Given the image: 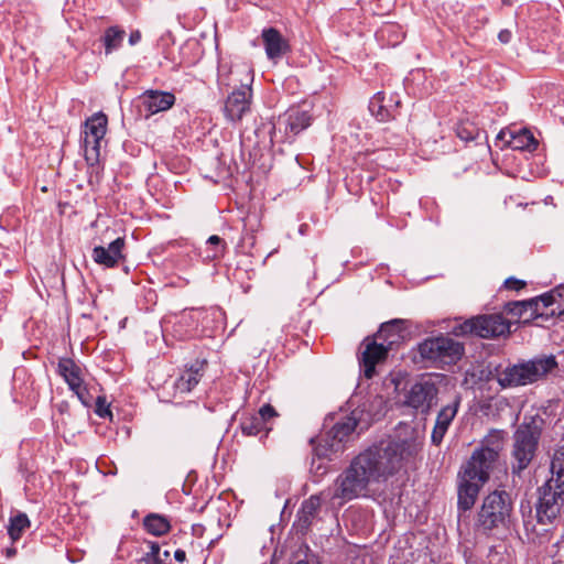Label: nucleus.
<instances>
[{"instance_id": "1", "label": "nucleus", "mask_w": 564, "mask_h": 564, "mask_svg": "<svg viewBox=\"0 0 564 564\" xmlns=\"http://www.w3.org/2000/svg\"><path fill=\"white\" fill-rule=\"evenodd\" d=\"M420 449L414 438L392 440L370 446L337 476L334 498L350 501L366 496L371 482L386 480L397 474Z\"/></svg>"}, {"instance_id": "2", "label": "nucleus", "mask_w": 564, "mask_h": 564, "mask_svg": "<svg viewBox=\"0 0 564 564\" xmlns=\"http://www.w3.org/2000/svg\"><path fill=\"white\" fill-rule=\"evenodd\" d=\"M361 414L362 411L358 408L349 414H327L321 432L310 440L314 456L318 459L332 460L333 456L343 453L354 437Z\"/></svg>"}, {"instance_id": "3", "label": "nucleus", "mask_w": 564, "mask_h": 564, "mask_svg": "<svg viewBox=\"0 0 564 564\" xmlns=\"http://www.w3.org/2000/svg\"><path fill=\"white\" fill-rule=\"evenodd\" d=\"M544 424V419L539 414L525 415L522 423L514 430L510 449L512 478L521 479L524 470L536 457Z\"/></svg>"}, {"instance_id": "4", "label": "nucleus", "mask_w": 564, "mask_h": 564, "mask_svg": "<svg viewBox=\"0 0 564 564\" xmlns=\"http://www.w3.org/2000/svg\"><path fill=\"white\" fill-rule=\"evenodd\" d=\"M513 516V500L505 489H495L481 500L475 519V529L489 535L498 529H509Z\"/></svg>"}, {"instance_id": "5", "label": "nucleus", "mask_w": 564, "mask_h": 564, "mask_svg": "<svg viewBox=\"0 0 564 564\" xmlns=\"http://www.w3.org/2000/svg\"><path fill=\"white\" fill-rule=\"evenodd\" d=\"M490 474L465 462L458 469L456 479L458 516L470 512L480 490L489 481Z\"/></svg>"}, {"instance_id": "6", "label": "nucleus", "mask_w": 564, "mask_h": 564, "mask_svg": "<svg viewBox=\"0 0 564 564\" xmlns=\"http://www.w3.org/2000/svg\"><path fill=\"white\" fill-rule=\"evenodd\" d=\"M313 115L301 106H292L276 118L269 130L270 142L292 144L299 134L311 127Z\"/></svg>"}, {"instance_id": "7", "label": "nucleus", "mask_w": 564, "mask_h": 564, "mask_svg": "<svg viewBox=\"0 0 564 564\" xmlns=\"http://www.w3.org/2000/svg\"><path fill=\"white\" fill-rule=\"evenodd\" d=\"M511 333V321L503 313L481 314L456 324L452 334L455 336H475L480 338H497Z\"/></svg>"}, {"instance_id": "8", "label": "nucleus", "mask_w": 564, "mask_h": 564, "mask_svg": "<svg viewBox=\"0 0 564 564\" xmlns=\"http://www.w3.org/2000/svg\"><path fill=\"white\" fill-rule=\"evenodd\" d=\"M422 359L436 368L457 364L465 354V346L449 336L440 335L424 339L417 345Z\"/></svg>"}, {"instance_id": "9", "label": "nucleus", "mask_w": 564, "mask_h": 564, "mask_svg": "<svg viewBox=\"0 0 564 564\" xmlns=\"http://www.w3.org/2000/svg\"><path fill=\"white\" fill-rule=\"evenodd\" d=\"M535 519L541 525H557L564 518V488L544 481L536 488Z\"/></svg>"}, {"instance_id": "10", "label": "nucleus", "mask_w": 564, "mask_h": 564, "mask_svg": "<svg viewBox=\"0 0 564 564\" xmlns=\"http://www.w3.org/2000/svg\"><path fill=\"white\" fill-rule=\"evenodd\" d=\"M505 437V431L491 430L466 462L491 475L503 451Z\"/></svg>"}, {"instance_id": "11", "label": "nucleus", "mask_w": 564, "mask_h": 564, "mask_svg": "<svg viewBox=\"0 0 564 564\" xmlns=\"http://www.w3.org/2000/svg\"><path fill=\"white\" fill-rule=\"evenodd\" d=\"M438 388L431 379H421L413 383L405 394V405L427 415L437 403Z\"/></svg>"}, {"instance_id": "12", "label": "nucleus", "mask_w": 564, "mask_h": 564, "mask_svg": "<svg viewBox=\"0 0 564 564\" xmlns=\"http://www.w3.org/2000/svg\"><path fill=\"white\" fill-rule=\"evenodd\" d=\"M360 349L361 351L358 355L360 372L365 378L372 379L377 373V365L387 360L390 350L373 336H367L361 341Z\"/></svg>"}, {"instance_id": "13", "label": "nucleus", "mask_w": 564, "mask_h": 564, "mask_svg": "<svg viewBox=\"0 0 564 564\" xmlns=\"http://www.w3.org/2000/svg\"><path fill=\"white\" fill-rule=\"evenodd\" d=\"M368 108L378 121L388 122L400 115L401 99L397 93L387 96L384 91H378L371 97Z\"/></svg>"}, {"instance_id": "14", "label": "nucleus", "mask_w": 564, "mask_h": 564, "mask_svg": "<svg viewBox=\"0 0 564 564\" xmlns=\"http://www.w3.org/2000/svg\"><path fill=\"white\" fill-rule=\"evenodd\" d=\"M108 127V117L98 111L88 117L84 122V130L82 133V148L83 150L100 151V143L106 135Z\"/></svg>"}, {"instance_id": "15", "label": "nucleus", "mask_w": 564, "mask_h": 564, "mask_svg": "<svg viewBox=\"0 0 564 564\" xmlns=\"http://www.w3.org/2000/svg\"><path fill=\"white\" fill-rule=\"evenodd\" d=\"M176 101V97L171 91L158 89H148L138 97V102L145 119L159 112L167 111Z\"/></svg>"}, {"instance_id": "16", "label": "nucleus", "mask_w": 564, "mask_h": 564, "mask_svg": "<svg viewBox=\"0 0 564 564\" xmlns=\"http://www.w3.org/2000/svg\"><path fill=\"white\" fill-rule=\"evenodd\" d=\"M252 89L250 84H242L235 89L226 99L225 116L228 120L240 121L246 112L250 110Z\"/></svg>"}, {"instance_id": "17", "label": "nucleus", "mask_w": 564, "mask_h": 564, "mask_svg": "<svg viewBox=\"0 0 564 564\" xmlns=\"http://www.w3.org/2000/svg\"><path fill=\"white\" fill-rule=\"evenodd\" d=\"M208 361L205 358H196L185 364L184 369L174 381V389L180 393L191 392L205 375Z\"/></svg>"}, {"instance_id": "18", "label": "nucleus", "mask_w": 564, "mask_h": 564, "mask_svg": "<svg viewBox=\"0 0 564 564\" xmlns=\"http://www.w3.org/2000/svg\"><path fill=\"white\" fill-rule=\"evenodd\" d=\"M261 40L268 59L276 62L291 52V45L288 39L273 26L264 28L261 31Z\"/></svg>"}, {"instance_id": "19", "label": "nucleus", "mask_w": 564, "mask_h": 564, "mask_svg": "<svg viewBox=\"0 0 564 564\" xmlns=\"http://www.w3.org/2000/svg\"><path fill=\"white\" fill-rule=\"evenodd\" d=\"M406 321L394 318L382 323L380 328L372 336L391 351L399 347L405 338Z\"/></svg>"}, {"instance_id": "20", "label": "nucleus", "mask_w": 564, "mask_h": 564, "mask_svg": "<svg viewBox=\"0 0 564 564\" xmlns=\"http://www.w3.org/2000/svg\"><path fill=\"white\" fill-rule=\"evenodd\" d=\"M529 384L535 383L545 378L557 368V360L554 355H539L529 360H521Z\"/></svg>"}, {"instance_id": "21", "label": "nucleus", "mask_w": 564, "mask_h": 564, "mask_svg": "<svg viewBox=\"0 0 564 564\" xmlns=\"http://www.w3.org/2000/svg\"><path fill=\"white\" fill-rule=\"evenodd\" d=\"M126 241L124 238L118 237L111 241L107 248L102 246H96L93 249V260L105 268H116L121 260H124L123 248Z\"/></svg>"}, {"instance_id": "22", "label": "nucleus", "mask_w": 564, "mask_h": 564, "mask_svg": "<svg viewBox=\"0 0 564 564\" xmlns=\"http://www.w3.org/2000/svg\"><path fill=\"white\" fill-rule=\"evenodd\" d=\"M460 405V395H456L452 403L443 406L436 416L435 425L431 434V441L438 446L444 440L453 420L455 419Z\"/></svg>"}, {"instance_id": "23", "label": "nucleus", "mask_w": 564, "mask_h": 564, "mask_svg": "<svg viewBox=\"0 0 564 564\" xmlns=\"http://www.w3.org/2000/svg\"><path fill=\"white\" fill-rule=\"evenodd\" d=\"M497 138L505 141L512 150L532 152L539 145L538 140L527 128L519 129L518 131L501 130Z\"/></svg>"}, {"instance_id": "24", "label": "nucleus", "mask_w": 564, "mask_h": 564, "mask_svg": "<svg viewBox=\"0 0 564 564\" xmlns=\"http://www.w3.org/2000/svg\"><path fill=\"white\" fill-rule=\"evenodd\" d=\"M539 304V297H532L529 300L521 301H509L503 304V312L509 316L508 321H511L512 324H530L531 322H525L529 315H533L536 312V307Z\"/></svg>"}, {"instance_id": "25", "label": "nucleus", "mask_w": 564, "mask_h": 564, "mask_svg": "<svg viewBox=\"0 0 564 564\" xmlns=\"http://www.w3.org/2000/svg\"><path fill=\"white\" fill-rule=\"evenodd\" d=\"M521 360L514 365H509L503 369H496V377L501 388L528 386V379L523 370Z\"/></svg>"}, {"instance_id": "26", "label": "nucleus", "mask_w": 564, "mask_h": 564, "mask_svg": "<svg viewBox=\"0 0 564 564\" xmlns=\"http://www.w3.org/2000/svg\"><path fill=\"white\" fill-rule=\"evenodd\" d=\"M56 371L67 383L69 390L78 388V384L84 382L83 370L72 358H59Z\"/></svg>"}, {"instance_id": "27", "label": "nucleus", "mask_w": 564, "mask_h": 564, "mask_svg": "<svg viewBox=\"0 0 564 564\" xmlns=\"http://www.w3.org/2000/svg\"><path fill=\"white\" fill-rule=\"evenodd\" d=\"M228 252V245L221 237L212 235L205 243V248L198 252L204 263L219 261Z\"/></svg>"}, {"instance_id": "28", "label": "nucleus", "mask_w": 564, "mask_h": 564, "mask_svg": "<svg viewBox=\"0 0 564 564\" xmlns=\"http://www.w3.org/2000/svg\"><path fill=\"white\" fill-rule=\"evenodd\" d=\"M321 498L316 495L311 496L308 499H305L300 510L297 511V524L301 532L308 530L311 527L313 519L317 516L321 509Z\"/></svg>"}, {"instance_id": "29", "label": "nucleus", "mask_w": 564, "mask_h": 564, "mask_svg": "<svg viewBox=\"0 0 564 564\" xmlns=\"http://www.w3.org/2000/svg\"><path fill=\"white\" fill-rule=\"evenodd\" d=\"M126 37V31L120 25H110L105 29L99 41L105 50V55H111L113 52H117L121 48L123 41Z\"/></svg>"}, {"instance_id": "30", "label": "nucleus", "mask_w": 564, "mask_h": 564, "mask_svg": "<svg viewBox=\"0 0 564 564\" xmlns=\"http://www.w3.org/2000/svg\"><path fill=\"white\" fill-rule=\"evenodd\" d=\"M174 332L181 339L192 338L197 335V318L194 311L182 313L174 324Z\"/></svg>"}, {"instance_id": "31", "label": "nucleus", "mask_w": 564, "mask_h": 564, "mask_svg": "<svg viewBox=\"0 0 564 564\" xmlns=\"http://www.w3.org/2000/svg\"><path fill=\"white\" fill-rule=\"evenodd\" d=\"M142 524L144 530L154 536L167 534L172 528L170 519L159 513L147 514L143 518Z\"/></svg>"}, {"instance_id": "32", "label": "nucleus", "mask_w": 564, "mask_h": 564, "mask_svg": "<svg viewBox=\"0 0 564 564\" xmlns=\"http://www.w3.org/2000/svg\"><path fill=\"white\" fill-rule=\"evenodd\" d=\"M30 527L31 521L26 513L18 511L15 514H12L7 525L8 535L12 543L18 542Z\"/></svg>"}, {"instance_id": "33", "label": "nucleus", "mask_w": 564, "mask_h": 564, "mask_svg": "<svg viewBox=\"0 0 564 564\" xmlns=\"http://www.w3.org/2000/svg\"><path fill=\"white\" fill-rule=\"evenodd\" d=\"M84 158L88 165V183H99L104 171V166L100 164V151L85 150Z\"/></svg>"}, {"instance_id": "34", "label": "nucleus", "mask_w": 564, "mask_h": 564, "mask_svg": "<svg viewBox=\"0 0 564 564\" xmlns=\"http://www.w3.org/2000/svg\"><path fill=\"white\" fill-rule=\"evenodd\" d=\"M239 427L241 433L246 436H257L260 433H264V436H268L271 427L264 425L262 423V419L258 417L256 414L243 417L240 421Z\"/></svg>"}, {"instance_id": "35", "label": "nucleus", "mask_w": 564, "mask_h": 564, "mask_svg": "<svg viewBox=\"0 0 564 564\" xmlns=\"http://www.w3.org/2000/svg\"><path fill=\"white\" fill-rule=\"evenodd\" d=\"M479 133V129L469 121H462L456 127V135L466 142L476 140Z\"/></svg>"}, {"instance_id": "36", "label": "nucleus", "mask_w": 564, "mask_h": 564, "mask_svg": "<svg viewBox=\"0 0 564 564\" xmlns=\"http://www.w3.org/2000/svg\"><path fill=\"white\" fill-rule=\"evenodd\" d=\"M539 301H542L545 306H553L555 302L564 303V286L558 285L542 295H539Z\"/></svg>"}, {"instance_id": "37", "label": "nucleus", "mask_w": 564, "mask_h": 564, "mask_svg": "<svg viewBox=\"0 0 564 564\" xmlns=\"http://www.w3.org/2000/svg\"><path fill=\"white\" fill-rule=\"evenodd\" d=\"M230 75L231 66L227 63H220L217 68V84L220 89L230 87Z\"/></svg>"}, {"instance_id": "38", "label": "nucleus", "mask_w": 564, "mask_h": 564, "mask_svg": "<svg viewBox=\"0 0 564 564\" xmlns=\"http://www.w3.org/2000/svg\"><path fill=\"white\" fill-rule=\"evenodd\" d=\"M95 413L100 419H109L112 420V412L110 410V404L107 402L105 395H98L95 401Z\"/></svg>"}, {"instance_id": "39", "label": "nucleus", "mask_w": 564, "mask_h": 564, "mask_svg": "<svg viewBox=\"0 0 564 564\" xmlns=\"http://www.w3.org/2000/svg\"><path fill=\"white\" fill-rule=\"evenodd\" d=\"M536 308H538L536 312H534L533 315H529L528 318H525V322H532V321H538V319L547 322V321L554 319L556 317V316L549 315L552 306H545L542 301H539Z\"/></svg>"}, {"instance_id": "40", "label": "nucleus", "mask_w": 564, "mask_h": 564, "mask_svg": "<svg viewBox=\"0 0 564 564\" xmlns=\"http://www.w3.org/2000/svg\"><path fill=\"white\" fill-rule=\"evenodd\" d=\"M70 391H73L76 394V397L84 406H91L93 397L84 382L78 384V388L70 389Z\"/></svg>"}, {"instance_id": "41", "label": "nucleus", "mask_w": 564, "mask_h": 564, "mask_svg": "<svg viewBox=\"0 0 564 564\" xmlns=\"http://www.w3.org/2000/svg\"><path fill=\"white\" fill-rule=\"evenodd\" d=\"M256 415L262 419V423H264V425H268V422L278 416V413L271 404L267 403L259 409Z\"/></svg>"}, {"instance_id": "42", "label": "nucleus", "mask_w": 564, "mask_h": 564, "mask_svg": "<svg viewBox=\"0 0 564 564\" xmlns=\"http://www.w3.org/2000/svg\"><path fill=\"white\" fill-rule=\"evenodd\" d=\"M527 286V282L524 280L517 279L514 276H510L505 280L503 288L512 291H520Z\"/></svg>"}, {"instance_id": "43", "label": "nucleus", "mask_w": 564, "mask_h": 564, "mask_svg": "<svg viewBox=\"0 0 564 564\" xmlns=\"http://www.w3.org/2000/svg\"><path fill=\"white\" fill-rule=\"evenodd\" d=\"M144 544L147 546V551H144L145 553H148L154 557H158V558H163L161 555V546L158 542L145 541Z\"/></svg>"}, {"instance_id": "44", "label": "nucleus", "mask_w": 564, "mask_h": 564, "mask_svg": "<svg viewBox=\"0 0 564 564\" xmlns=\"http://www.w3.org/2000/svg\"><path fill=\"white\" fill-rule=\"evenodd\" d=\"M550 316H556L561 321H564V303L555 302L552 308L550 310Z\"/></svg>"}, {"instance_id": "45", "label": "nucleus", "mask_w": 564, "mask_h": 564, "mask_svg": "<svg viewBox=\"0 0 564 564\" xmlns=\"http://www.w3.org/2000/svg\"><path fill=\"white\" fill-rule=\"evenodd\" d=\"M142 40V33L140 30L135 29V30H131L130 34H129V37H128V42L131 46H134L137 44H139Z\"/></svg>"}, {"instance_id": "46", "label": "nucleus", "mask_w": 564, "mask_h": 564, "mask_svg": "<svg viewBox=\"0 0 564 564\" xmlns=\"http://www.w3.org/2000/svg\"><path fill=\"white\" fill-rule=\"evenodd\" d=\"M511 37H512V34L509 30L507 29H503L501 30L499 33H498V40L503 43V44H507L511 41Z\"/></svg>"}, {"instance_id": "47", "label": "nucleus", "mask_w": 564, "mask_h": 564, "mask_svg": "<svg viewBox=\"0 0 564 564\" xmlns=\"http://www.w3.org/2000/svg\"><path fill=\"white\" fill-rule=\"evenodd\" d=\"M174 558L175 561L177 562H184L186 560V552L182 549H177L175 552H174Z\"/></svg>"}, {"instance_id": "48", "label": "nucleus", "mask_w": 564, "mask_h": 564, "mask_svg": "<svg viewBox=\"0 0 564 564\" xmlns=\"http://www.w3.org/2000/svg\"><path fill=\"white\" fill-rule=\"evenodd\" d=\"M464 556H465L466 564H480L479 558L474 556L471 553L468 554L467 552H465Z\"/></svg>"}, {"instance_id": "49", "label": "nucleus", "mask_w": 564, "mask_h": 564, "mask_svg": "<svg viewBox=\"0 0 564 564\" xmlns=\"http://www.w3.org/2000/svg\"><path fill=\"white\" fill-rule=\"evenodd\" d=\"M193 408H194V412H195V416L197 419L202 417L203 415L206 414V411L204 408H200L197 403H194L193 404Z\"/></svg>"}, {"instance_id": "50", "label": "nucleus", "mask_w": 564, "mask_h": 564, "mask_svg": "<svg viewBox=\"0 0 564 564\" xmlns=\"http://www.w3.org/2000/svg\"><path fill=\"white\" fill-rule=\"evenodd\" d=\"M4 554L7 558H12L17 555V549L14 546L8 547L6 549Z\"/></svg>"}, {"instance_id": "51", "label": "nucleus", "mask_w": 564, "mask_h": 564, "mask_svg": "<svg viewBox=\"0 0 564 564\" xmlns=\"http://www.w3.org/2000/svg\"><path fill=\"white\" fill-rule=\"evenodd\" d=\"M203 527L202 525H193V531H194V534H198V532L203 531Z\"/></svg>"}, {"instance_id": "52", "label": "nucleus", "mask_w": 564, "mask_h": 564, "mask_svg": "<svg viewBox=\"0 0 564 564\" xmlns=\"http://www.w3.org/2000/svg\"><path fill=\"white\" fill-rule=\"evenodd\" d=\"M161 555L163 557V564H165V561L170 557V552L169 551H164L163 553L161 552Z\"/></svg>"}, {"instance_id": "53", "label": "nucleus", "mask_w": 564, "mask_h": 564, "mask_svg": "<svg viewBox=\"0 0 564 564\" xmlns=\"http://www.w3.org/2000/svg\"><path fill=\"white\" fill-rule=\"evenodd\" d=\"M322 469V474L326 473V466H323L321 463L316 466V470H321Z\"/></svg>"}, {"instance_id": "54", "label": "nucleus", "mask_w": 564, "mask_h": 564, "mask_svg": "<svg viewBox=\"0 0 564 564\" xmlns=\"http://www.w3.org/2000/svg\"><path fill=\"white\" fill-rule=\"evenodd\" d=\"M295 564H308V562L304 561V560H301V561H297Z\"/></svg>"}]
</instances>
